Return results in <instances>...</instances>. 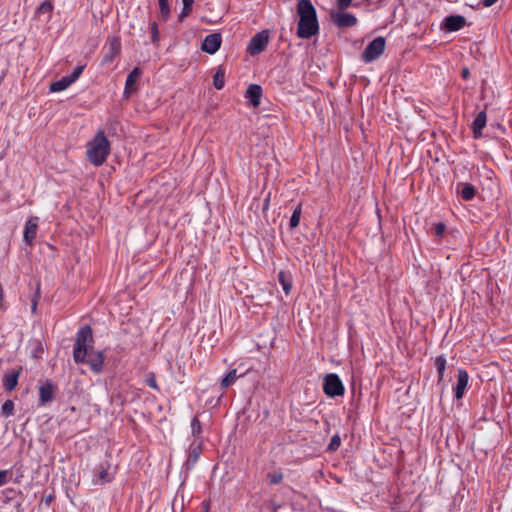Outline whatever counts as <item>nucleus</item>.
<instances>
[{
	"label": "nucleus",
	"instance_id": "nucleus-31",
	"mask_svg": "<svg viewBox=\"0 0 512 512\" xmlns=\"http://www.w3.org/2000/svg\"><path fill=\"white\" fill-rule=\"evenodd\" d=\"M161 16L166 19L170 14L168 2H159Z\"/></svg>",
	"mask_w": 512,
	"mask_h": 512
},
{
	"label": "nucleus",
	"instance_id": "nucleus-36",
	"mask_svg": "<svg viewBox=\"0 0 512 512\" xmlns=\"http://www.w3.org/2000/svg\"><path fill=\"white\" fill-rule=\"evenodd\" d=\"M352 3V0H337V5L340 9L348 8Z\"/></svg>",
	"mask_w": 512,
	"mask_h": 512
},
{
	"label": "nucleus",
	"instance_id": "nucleus-17",
	"mask_svg": "<svg viewBox=\"0 0 512 512\" xmlns=\"http://www.w3.org/2000/svg\"><path fill=\"white\" fill-rule=\"evenodd\" d=\"M278 280L285 292L288 295L292 289V276L287 271H280L278 274Z\"/></svg>",
	"mask_w": 512,
	"mask_h": 512
},
{
	"label": "nucleus",
	"instance_id": "nucleus-7",
	"mask_svg": "<svg viewBox=\"0 0 512 512\" xmlns=\"http://www.w3.org/2000/svg\"><path fill=\"white\" fill-rule=\"evenodd\" d=\"M84 67L82 65H79L75 67L72 74L67 75L60 80H57L50 85V91L51 92H61L65 89H67L71 84H73L82 74Z\"/></svg>",
	"mask_w": 512,
	"mask_h": 512
},
{
	"label": "nucleus",
	"instance_id": "nucleus-40",
	"mask_svg": "<svg viewBox=\"0 0 512 512\" xmlns=\"http://www.w3.org/2000/svg\"><path fill=\"white\" fill-rule=\"evenodd\" d=\"M461 74H462V77H463L464 79H468V78H469V75H470L469 69H468V68H464V69L462 70Z\"/></svg>",
	"mask_w": 512,
	"mask_h": 512
},
{
	"label": "nucleus",
	"instance_id": "nucleus-4",
	"mask_svg": "<svg viewBox=\"0 0 512 512\" xmlns=\"http://www.w3.org/2000/svg\"><path fill=\"white\" fill-rule=\"evenodd\" d=\"M323 390L329 397L342 396L345 388L337 374L331 373L325 376Z\"/></svg>",
	"mask_w": 512,
	"mask_h": 512
},
{
	"label": "nucleus",
	"instance_id": "nucleus-19",
	"mask_svg": "<svg viewBox=\"0 0 512 512\" xmlns=\"http://www.w3.org/2000/svg\"><path fill=\"white\" fill-rule=\"evenodd\" d=\"M19 372L6 374L3 379V386L7 391H12L18 383Z\"/></svg>",
	"mask_w": 512,
	"mask_h": 512
},
{
	"label": "nucleus",
	"instance_id": "nucleus-23",
	"mask_svg": "<svg viewBox=\"0 0 512 512\" xmlns=\"http://www.w3.org/2000/svg\"><path fill=\"white\" fill-rule=\"evenodd\" d=\"M121 43L116 37H112L108 41V51L111 52L112 56H117L120 52Z\"/></svg>",
	"mask_w": 512,
	"mask_h": 512
},
{
	"label": "nucleus",
	"instance_id": "nucleus-29",
	"mask_svg": "<svg viewBox=\"0 0 512 512\" xmlns=\"http://www.w3.org/2000/svg\"><path fill=\"white\" fill-rule=\"evenodd\" d=\"M268 478L271 484H279L283 479V474L281 472H273L268 475Z\"/></svg>",
	"mask_w": 512,
	"mask_h": 512
},
{
	"label": "nucleus",
	"instance_id": "nucleus-8",
	"mask_svg": "<svg viewBox=\"0 0 512 512\" xmlns=\"http://www.w3.org/2000/svg\"><path fill=\"white\" fill-rule=\"evenodd\" d=\"M222 38L219 33H212L205 37L201 49L208 54H215L221 46Z\"/></svg>",
	"mask_w": 512,
	"mask_h": 512
},
{
	"label": "nucleus",
	"instance_id": "nucleus-38",
	"mask_svg": "<svg viewBox=\"0 0 512 512\" xmlns=\"http://www.w3.org/2000/svg\"><path fill=\"white\" fill-rule=\"evenodd\" d=\"M497 0H482V4L484 7H490L496 3Z\"/></svg>",
	"mask_w": 512,
	"mask_h": 512
},
{
	"label": "nucleus",
	"instance_id": "nucleus-43",
	"mask_svg": "<svg viewBox=\"0 0 512 512\" xmlns=\"http://www.w3.org/2000/svg\"><path fill=\"white\" fill-rule=\"evenodd\" d=\"M159 2H168V0H159Z\"/></svg>",
	"mask_w": 512,
	"mask_h": 512
},
{
	"label": "nucleus",
	"instance_id": "nucleus-9",
	"mask_svg": "<svg viewBox=\"0 0 512 512\" xmlns=\"http://www.w3.org/2000/svg\"><path fill=\"white\" fill-rule=\"evenodd\" d=\"M38 220V217L34 216L30 217L25 223L23 238L24 241L29 245H31L34 239L36 238L38 230Z\"/></svg>",
	"mask_w": 512,
	"mask_h": 512
},
{
	"label": "nucleus",
	"instance_id": "nucleus-15",
	"mask_svg": "<svg viewBox=\"0 0 512 512\" xmlns=\"http://www.w3.org/2000/svg\"><path fill=\"white\" fill-rule=\"evenodd\" d=\"M141 76V71L139 68H134L129 75L127 76L126 83H125V90L124 92L126 94L132 93L136 90V82Z\"/></svg>",
	"mask_w": 512,
	"mask_h": 512
},
{
	"label": "nucleus",
	"instance_id": "nucleus-25",
	"mask_svg": "<svg viewBox=\"0 0 512 512\" xmlns=\"http://www.w3.org/2000/svg\"><path fill=\"white\" fill-rule=\"evenodd\" d=\"M460 194L464 200H471L475 196V188L472 185H465Z\"/></svg>",
	"mask_w": 512,
	"mask_h": 512
},
{
	"label": "nucleus",
	"instance_id": "nucleus-5",
	"mask_svg": "<svg viewBox=\"0 0 512 512\" xmlns=\"http://www.w3.org/2000/svg\"><path fill=\"white\" fill-rule=\"evenodd\" d=\"M384 49L385 39L383 37H377L365 48L362 58L365 62L374 61L384 52Z\"/></svg>",
	"mask_w": 512,
	"mask_h": 512
},
{
	"label": "nucleus",
	"instance_id": "nucleus-18",
	"mask_svg": "<svg viewBox=\"0 0 512 512\" xmlns=\"http://www.w3.org/2000/svg\"><path fill=\"white\" fill-rule=\"evenodd\" d=\"M39 397L42 404H45L53 398V387L50 383H46L39 388Z\"/></svg>",
	"mask_w": 512,
	"mask_h": 512
},
{
	"label": "nucleus",
	"instance_id": "nucleus-14",
	"mask_svg": "<svg viewBox=\"0 0 512 512\" xmlns=\"http://www.w3.org/2000/svg\"><path fill=\"white\" fill-rule=\"evenodd\" d=\"M466 20L463 16L453 15L445 19V28L448 31H458L464 27Z\"/></svg>",
	"mask_w": 512,
	"mask_h": 512
},
{
	"label": "nucleus",
	"instance_id": "nucleus-1",
	"mask_svg": "<svg viewBox=\"0 0 512 512\" xmlns=\"http://www.w3.org/2000/svg\"><path fill=\"white\" fill-rule=\"evenodd\" d=\"M93 336L89 326L82 327L74 343L73 358L77 363H87L95 373L103 370L104 355L101 351H95L92 346Z\"/></svg>",
	"mask_w": 512,
	"mask_h": 512
},
{
	"label": "nucleus",
	"instance_id": "nucleus-20",
	"mask_svg": "<svg viewBox=\"0 0 512 512\" xmlns=\"http://www.w3.org/2000/svg\"><path fill=\"white\" fill-rule=\"evenodd\" d=\"M336 21L339 26L351 27L356 24L357 19L350 13H342L337 16Z\"/></svg>",
	"mask_w": 512,
	"mask_h": 512
},
{
	"label": "nucleus",
	"instance_id": "nucleus-21",
	"mask_svg": "<svg viewBox=\"0 0 512 512\" xmlns=\"http://www.w3.org/2000/svg\"><path fill=\"white\" fill-rule=\"evenodd\" d=\"M245 373H242V374H237V370L236 369H232L221 381V388L222 389H226L228 388L229 386H231L233 383H235L236 379L239 378V377H242L244 376Z\"/></svg>",
	"mask_w": 512,
	"mask_h": 512
},
{
	"label": "nucleus",
	"instance_id": "nucleus-41",
	"mask_svg": "<svg viewBox=\"0 0 512 512\" xmlns=\"http://www.w3.org/2000/svg\"><path fill=\"white\" fill-rule=\"evenodd\" d=\"M36 305H37V302L34 301L33 304H32V310L35 311L36 310Z\"/></svg>",
	"mask_w": 512,
	"mask_h": 512
},
{
	"label": "nucleus",
	"instance_id": "nucleus-22",
	"mask_svg": "<svg viewBox=\"0 0 512 512\" xmlns=\"http://www.w3.org/2000/svg\"><path fill=\"white\" fill-rule=\"evenodd\" d=\"M225 84V74L224 71L219 68L215 75L213 76V85L216 89L220 90L224 87Z\"/></svg>",
	"mask_w": 512,
	"mask_h": 512
},
{
	"label": "nucleus",
	"instance_id": "nucleus-10",
	"mask_svg": "<svg viewBox=\"0 0 512 512\" xmlns=\"http://www.w3.org/2000/svg\"><path fill=\"white\" fill-rule=\"evenodd\" d=\"M113 476L114 471L111 465L108 463H102L97 469V474L94 481L96 484L103 485L110 482L113 479Z\"/></svg>",
	"mask_w": 512,
	"mask_h": 512
},
{
	"label": "nucleus",
	"instance_id": "nucleus-37",
	"mask_svg": "<svg viewBox=\"0 0 512 512\" xmlns=\"http://www.w3.org/2000/svg\"><path fill=\"white\" fill-rule=\"evenodd\" d=\"M152 39L153 41H157L158 40V30H157V26L155 23H153V35H152Z\"/></svg>",
	"mask_w": 512,
	"mask_h": 512
},
{
	"label": "nucleus",
	"instance_id": "nucleus-30",
	"mask_svg": "<svg viewBox=\"0 0 512 512\" xmlns=\"http://www.w3.org/2000/svg\"><path fill=\"white\" fill-rule=\"evenodd\" d=\"M191 429L194 435H198L201 432V423L197 417H194L191 421Z\"/></svg>",
	"mask_w": 512,
	"mask_h": 512
},
{
	"label": "nucleus",
	"instance_id": "nucleus-2",
	"mask_svg": "<svg viewBox=\"0 0 512 512\" xmlns=\"http://www.w3.org/2000/svg\"><path fill=\"white\" fill-rule=\"evenodd\" d=\"M299 22L297 35L302 39H309L319 31L316 10L310 0H299L297 3Z\"/></svg>",
	"mask_w": 512,
	"mask_h": 512
},
{
	"label": "nucleus",
	"instance_id": "nucleus-13",
	"mask_svg": "<svg viewBox=\"0 0 512 512\" xmlns=\"http://www.w3.org/2000/svg\"><path fill=\"white\" fill-rule=\"evenodd\" d=\"M53 11V4L51 1L46 0L40 4L36 10V16L39 20L47 22L50 20Z\"/></svg>",
	"mask_w": 512,
	"mask_h": 512
},
{
	"label": "nucleus",
	"instance_id": "nucleus-35",
	"mask_svg": "<svg viewBox=\"0 0 512 512\" xmlns=\"http://www.w3.org/2000/svg\"><path fill=\"white\" fill-rule=\"evenodd\" d=\"M146 384L154 390L159 389L154 375L146 379Z\"/></svg>",
	"mask_w": 512,
	"mask_h": 512
},
{
	"label": "nucleus",
	"instance_id": "nucleus-33",
	"mask_svg": "<svg viewBox=\"0 0 512 512\" xmlns=\"http://www.w3.org/2000/svg\"><path fill=\"white\" fill-rule=\"evenodd\" d=\"M446 230V226L443 223H436L434 225V234L436 237H442Z\"/></svg>",
	"mask_w": 512,
	"mask_h": 512
},
{
	"label": "nucleus",
	"instance_id": "nucleus-11",
	"mask_svg": "<svg viewBox=\"0 0 512 512\" xmlns=\"http://www.w3.org/2000/svg\"><path fill=\"white\" fill-rule=\"evenodd\" d=\"M468 382H469L468 373L465 370L460 369L458 371L457 383L454 388V393H455L456 399L459 400L464 396L465 390L468 386Z\"/></svg>",
	"mask_w": 512,
	"mask_h": 512
},
{
	"label": "nucleus",
	"instance_id": "nucleus-27",
	"mask_svg": "<svg viewBox=\"0 0 512 512\" xmlns=\"http://www.w3.org/2000/svg\"><path fill=\"white\" fill-rule=\"evenodd\" d=\"M1 413L5 417H9L14 413V403L11 400H7L1 407Z\"/></svg>",
	"mask_w": 512,
	"mask_h": 512
},
{
	"label": "nucleus",
	"instance_id": "nucleus-39",
	"mask_svg": "<svg viewBox=\"0 0 512 512\" xmlns=\"http://www.w3.org/2000/svg\"><path fill=\"white\" fill-rule=\"evenodd\" d=\"M116 56H112L111 52H107L106 55L104 56V61L105 62H111L113 61V59L115 58Z\"/></svg>",
	"mask_w": 512,
	"mask_h": 512
},
{
	"label": "nucleus",
	"instance_id": "nucleus-26",
	"mask_svg": "<svg viewBox=\"0 0 512 512\" xmlns=\"http://www.w3.org/2000/svg\"><path fill=\"white\" fill-rule=\"evenodd\" d=\"M301 205H298L290 218V227L295 228L299 225L300 217H301Z\"/></svg>",
	"mask_w": 512,
	"mask_h": 512
},
{
	"label": "nucleus",
	"instance_id": "nucleus-34",
	"mask_svg": "<svg viewBox=\"0 0 512 512\" xmlns=\"http://www.w3.org/2000/svg\"><path fill=\"white\" fill-rule=\"evenodd\" d=\"M8 470H0V487L8 482Z\"/></svg>",
	"mask_w": 512,
	"mask_h": 512
},
{
	"label": "nucleus",
	"instance_id": "nucleus-32",
	"mask_svg": "<svg viewBox=\"0 0 512 512\" xmlns=\"http://www.w3.org/2000/svg\"><path fill=\"white\" fill-rule=\"evenodd\" d=\"M183 3V9L179 15V18L182 20L183 18H185L186 16H188V14L190 13L191 11V8H192V5L194 2H189L188 4L186 2H182Z\"/></svg>",
	"mask_w": 512,
	"mask_h": 512
},
{
	"label": "nucleus",
	"instance_id": "nucleus-3",
	"mask_svg": "<svg viewBox=\"0 0 512 512\" xmlns=\"http://www.w3.org/2000/svg\"><path fill=\"white\" fill-rule=\"evenodd\" d=\"M86 148V157L94 166L102 165L110 154V142L101 130L87 143Z\"/></svg>",
	"mask_w": 512,
	"mask_h": 512
},
{
	"label": "nucleus",
	"instance_id": "nucleus-16",
	"mask_svg": "<svg viewBox=\"0 0 512 512\" xmlns=\"http://www.w3.org/2000/svg\"><path fill=\"white\" fill-rule=\"evenodd\" d=\"M486 113L484 111L478 113L472 123V129L476 138L481 136V131L486 125Z\"/></svg>",
	"mask_w": 512,
	"mask_h": 512
},
{
	"label": "nucleus",
	"instance_id": "nucleus-28",
	"mask_svg": "<svg viewBox=\"0 0 512 512\" xmlns=\"http://www.w3.org/2000/svg\"><path fill=\"white\" fill-rule=\"evenodd\" d=\"M341 445V438L339 435H334L332 438H331V441L328 445V450L329 451H335L339 448V446Z\"/></svg>",
	"mask_w": 512,
	"mask_h": 512
},
{
	"label": "nucleus",
	"instance_id": "nucleus-42",
	"mask_svg": "<svg viewBox=\"0 0 512 512\" xmlns=\"http://www.w3.org/2000/svg\"><path fill=\"white\" fill-rule=\"evenodd\" d=\"M182 2H186L188 4L189 2H194V0H182Z\"/></svg>",
	"mask_w": 512,
	"mask_h": 512
},
{
	"label": "nucleus",
	"instance_id": "nucleus-12",
	"mask_svg": "<svg viewBox=\"0 0 512 512\" xmlns=\"http://www.w3.org/2000/svg\"><path fill=\"white\" fill-rule=\"evenodd\" d=\"M262 89L259 85L252 84L246 91V99L249 104L253 107H257L260 104Z\"/></svg>",
	"mask_w": 512,
	"mask_h": 512
},
{
	"label": "nucleus",
	"instance_id": "nucleus-6",
	"mask_svg": "<svg viewBox=\"0 0 512 512\" xmlns=\"http://www.w3.org/2000/svg\"><path fill=\"white\" fill-rule=\"evenodd\" d=\"M268 42L269 33L267 30H263L252 37L247 47V51L252 56L258 55L266 49Z\"/></svg>",
	"mask_w": 512,
	"mask_h": 512
},
{
	"label": "nucleus",
	"instance_id": "nucleus-24",
	"mask_svg": "<svg viewBox=\"0 0 512 512\" xmlns=\"http://www.w3.org/2000/svg\"><path fill=\"white\" fill-rule=\"evenodd\" d=\"M435 365L437 368L439 381H442L446 369V359L443 356L437 357L435 360Z\"/></svg>",
	"mask_w": 512,
	"mask_h": 512
}]
</instances>
